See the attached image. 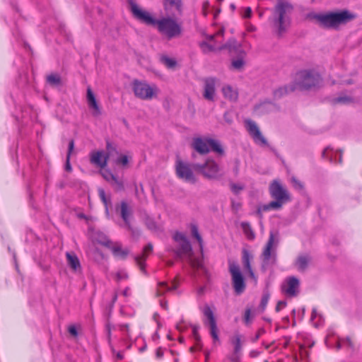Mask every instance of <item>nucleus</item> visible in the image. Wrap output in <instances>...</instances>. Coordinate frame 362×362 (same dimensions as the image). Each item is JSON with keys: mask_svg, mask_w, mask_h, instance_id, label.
I'll use <instances>...</instances> for the list:
<instances>
[{"mask_svg": "<svg viewBox=\"0 0 362 362\" xmlns=\"http://www.w3.org/2000/svg\"><path fill=\"white\" fill-rule=\"evenodd\" d=\"M264 333H265V329L263 328V327H261L258 329L256 335L255 336V337L252 339V341L253 342H255L256 341H257L259 339V338L260 337V336L262 334H263Z\"/></svg>", "mask_w": 362, "mask_h": 362, "instance_id": "nucleus-56", "label": "nucleus"}, {"mask_svg": "<svg viewBox=\"0 0 362 362\" xmlns=\"http://www.w3.org/2000/svg\"><path fill=\"white\" fill-rule=\"evenodd\" d=\"M269 298H270V293H269V290L268 289L264 290L263 295L262 296L261 302L259 304V308L262 310H265L267 305L268 303V301L269 300Z\"/></svg>", "mask_w": 362, "mask_h": 362, "instance_id": "nucleus-41", "label": "nucleus"}, {"mask_svg": "<svg viewBox=\"0 0 362 362\" xmlns=\"http://www.w3.org/2000/svg\"><path fill=\"white\" fill-rule=\"evenodd\" d=\"M158 285L160 288H163L168 291H175L178 286V284L175 283V281L173 283L172 286H169L166 282H160Z\"/></svg>", "mask_w": 362, "mask_h": 362, "instance_id": "nucleus-45", "label": "nucleus"}, {"mask_svg": "<svg viewBox=\"0 0 362 362\" xmlns=\"http://www.w3.org/2000/svg\"><path fill=\"white\" fill-rule=\"evenodd\" d=\"M113 181L115 184L116 191L121 192L124 190V186L122 180H118L117 177H116Z\"/></svg>", "mask_w": 362, "mask_h": 362, "instance_id": "nucleus-48", "label": "nucleus"}, {"mask_svg": "<svg viewBox=\"0 0 362 362\" xmlns=\"http://www.w3.org/2000/svg\"><path fill=\"white\" fill-rule=\"evenodd\" d=\"M191 233L192 235L199 243L201 254H203V240L201 235L199 233L198 227L195 224L191 225Z\"/></svg>", "mask_w": 362, "mask_h": 362, "instance_id": "nucleus-33", "label": "nucleus"}, {"mask_svg": "<svg viewBox=\"0 0 362 362\" xmlns=\"http://www.w3.org/2000/svg\"><path fill=\"white\" fill-rule=\"evenodd\" d=\"M160 62L168 68H174L177 64V62L174 59L170 58L165 55L160 57Z\"/></svg>", "mask_w": 362, "mask_h": 362, "instance_id": "nucleus-43", "label": "nucleus"}, {"mask_svg": "<svg viewBox=\"0 0 362 362\" xmlns=\"http://www.w3.org/2000/svg\"><path fill=\"white\" fill-rule=\"evenodd\" d=\"M231 342L234 345V354H240L242 349L241 335L236 334L231 339Z\"/></svg>", "mask_w": 362, "mask_h": 362, "instance_id": "nucleus-38", "label": "nucleus"}, {"mask_svg": "<svg viewBox=\"0 0 362 362\" xmlns=\"http://www.w3.org/2000/svg\"><path fill=\"white\" fill-rule=\"evenodd\" d=\"M156 25L158 32L165 35L169 40L179 36L182 33L180 25L170 17L157 19Z\"/></svg>", "mask_w": 362, "mask_h": 362, "instance_id": "nucleus-6", "label": "nucleus"}, {"mask_svg": "<svg viewBox=\"0 0 362 362\" xmlns=\"http://www.w3.org/2000/svg\"><path fill=\"white\" fill-rule=\"evenodd\" d=\"M210 334H211L214 342L216 341H219V337L218 335L217 325L210 327Z\"/></svg>", "mask_w": 362, "mask_h": 362, "instance_id": "nucleus-50", "label": "nucleus"}, {"mask_svg": "<svg viewBox=\"0 0 362 362\" xmlns=\"http://www.w3.org/2000/svg\"><path fill=\"white\" fill-rule=\"evenodd\" d=\"M230 187L231 191L235 194H238L240 193V192L244 189L245 187L243 185H239V184H235V183L232 182L230 184Z\"/></svg>", "mask_w": 362, "mask_h": 362, "instance_id": "nucleus-46", "label": "nucleus"}, {"mask_svg": "<svg viewBox=\"0 0 362 362\" xmlns=\"http://www.w3.org/2000/svg\"><path fill=\"white\" fill-rule=\"evenodd\" d=\"M228 49L230 53H238L240 51H244L240 44L238 41L232 37L227 41Z\"/></svg>", "mask_w": 362, "mask_h": 362, "instance_id": "nucleus-29", "label": "nucleus"}, {"mask_svg": "<svg viewBox=\"0 0 362 362\" xmlns=\"http://www.w3.org/2000/svg\"><path fill=\"white\" fill-rule=\"evenodd\" d=\"M231 362H239L240 360V354H234L229 357Z\"/></svg>", "mask_w": 362, "mask_h": 362, "instance_id": "nucleus-58", "label": "nucleus"}, {"mask_svg": "<svg viewBox=\"0 0 362 362\" xmlns=\"http://www.w3.org/2000/svg\"><path fill=\"white\" fill-rule=\"evenodd\" d=\"M273 106H275V104L270 101H265L255 105L254 110L257 112L259 115H262L270 112Z\"/></svg>", "mask_w": 362, "mask_h": 362, "instance_id": "nucleus-23", "label": "nucleus"}, {"mask_svg": "<svg viewBox=\"0 0 362 362\" xmlns=\"http://www.w3.org/2000/svg\"><path fill=\"white\" fill-rule=\"evenodd\" d=\"M191 327L192 328V337L195 341L196 343V347L198 349H202V343L201 337L198 332L199 329V325H191Z\"/></svg>", "mask_w": 362, "mask_h": 362, "instance_id": "nucleus-35", "label": "nucleus"}, {"mask_svg": "<svg viewBox=\"0 0 362 362\" xmlns=\"http://www.w3.org/2000/svg\"><path fill=\"white\" fill-rule=\"evenodd\" d=\"M252 16V9L250 7L245 8V13L243 15V18H250Z\"/></svg>", "mask_w": 362, "mask_h": 362, "instance_id": "nucleus-60", "label": "nucleus"}, {"mask_svg": "<svg viewBox=\"0 0 362 362\" xmlns=\"http://www.w3.org/2000/svg\"><path fill=\"white\" fill-rule=\"evenodd\" d=\"M110 249L115 257H120L122 259H125L129 254V250L127 249L123 250L121 244L117 243L115 245H111Z\"/></svg>", "mask_w": 362, "mask_h": 362, "instance_id": "nucleus-28", "label": "nucleus"}, {"mask_svg": "<svg viewBox=\"0 0 362 362\" xmlns=\"http://www.w3.org/2000/svg\"><path fill=\"white\" fill-rule=\"evenodd\" d=\"M127 3L134 19L146 25L156 26L157 19L148 11L140 8L133 0H127Z\"/></svg>", "mask_w": 362, "mask_h": 362, "instance_id": "nucleus-9", "label": "nucleus"}, {"mask_svg": "<svg viewBox=\"0 0 362 362\" xmlns=\"http://www.w3.org/2000/svg\"><path fill=\"white\" fill-rule=\"evenodd\" d=\"M293 182L295 184V186H298L300 189H302L303 187V184L294 177L293 178Z\"/></svg>", "mask_w": 362, "mask_h": 362, "instance_id": "nucleus-63", "label": "nucleus"}, {"mask_svg": "<svg viewBox=\"0 0 362 362\" xmlns=\"http://www.w3.org/2000/svg\"><path fill=\"white\" fill-rule=\"evenodd\" d=\"M145 225L147 227L148 229L152 231H158V226H157L156 222L154 221L153 218L151 217H146L145 219Z\"/></svg>", "mask_w": 362, "mask_h": 362, "instance_id": "nucleus-42", "label": "nucleus"}, {"mask_svg": "<svg viewBox=\"0 0 362 362\" xmlns=\"http://www.w3.org/2000/svg\"><path fill=\"white\" fill-rule=\"evenodd\" d=\"M287 286H282V292L290 297H295L299 293L300 281L295 276H289L286 279Z\"/></svg>", "mask_w": 362, "mask_h": 362, "instance_id": "nucleus-16", "label": "nucleus"}, {"mask_svg": "<svg viewBox=\"0 0 362 362\" xmlns=\"http://www.w3.org/2000/svg\"><path fill=\"white\" fill-rule=\"evenodd\" d=\"M103 153L101 151H98L93 153L90 158V162L93 164L97 165L100 168H104L107 165V156H104V159H102Z\"/></svg>", "mask_w": 362, "mask_h": 362, "instance_id": "nucleus-26", "label": "nucleus"}, {"mask_svg": "<svg viewBox=\"0 0 362 362\" xmlns=\"http://www.w3.org/2000/svg\"><path fill=\"white\" fill-rule=\"evenodd\" d=\"M175 167L176 174L178 177L192 184L197 182V179L192 171L194 169L192 168V164L189 165L184 163L181 160H177Z\"/></svg>", "mask_w": 362, "mask_h": 362, "instance_id": "nucleus-14", "label": "nucleus"}, {"mask_svg": "<svg viewBox=\"0 0 362 362\" xmlns=\"http://www.w3.org/2000/svg\"><path fill=\"white\" fill-rule=\"evenodd\" d=\"M128 277H129V276H128L127 273H126L123 271H119L116 274V279H117V281H121L122 279H128Z\"/></svg>", "mask_w": 362, "mask_h": 362, "instance_id": "nucleus-51", "label": "nucleus"}, {"mask_svg": "<svg viewBox=\"0 0 362 362\" xmlns=\"http://www.w3.org/2000/svg\"><path fill=\"white\" fill-rule=\"evenodd\" d=\"M102 175L104 179L108 182L114 180L117 177L110 170H105L102 173Z\"/></svg>", "mask_w": 362, "mask_h": 362, "instance_id": "nucleus-47", "label": "nucleus"}, {"mask_svg": "<svg viewBox=\"0 0 362 362\" xmlns=\"http://www.w3.org/2000/svg\"><path fill=\"white\" fill-rule=\"evenodd\" d=\"M131 86L134 95L141 100L152 99L158 90L156 85L151 86L146 81L136 78L132 81Z\"/></svg>", "mask_w": 362, "mask_h": 362, "instance_id": "nucleus-7", "label": "nucleus"}, {"mask_svg": "<svg viewBox=\"0 0 362 362\" xmlns=\"http://www.w3.org/2000/svg\"><path fill=\"white\" fill-rule=\"evenodd\" d=\"M66 259L69 266L75 272L79 271L81 269L79 259L75 254L66 252Z\"/></svg>", "mask_w": 362, "mask_h": 362, "instance_id": "nucleus-24", "label": "nucleus"}, {"mask_svg": "<svg viewBox=\"0 0 362 362\" xmlns=\"http://www.w3.org/2000/svg\"><path fill=\"white\" fill-rule=\"evenodd\" d=\"M152 251L153 245L149 243L144 247L143 255L135 257V261L136 264L140 267L141 270L144 273L146 272L145 270V261L147 257L146 253H151Z\"/></svg>", "mask_w": 362, "mask_h": 362, "instance_id": "nucleus-20", "label": "nucleus"}, {"mask_svg": "<svg viewBox=\"0 0 362 362\" xmlns=\"http://www.w3.org/2000/svg\"><path fill=\"white\" fill-rule=\"evenodd\" d=\"M87 103L90 109L93 110L92 114L94 117L101 115V109L96 100L95 95L90 88L87 89Z\"/></svg>", "mask_w": 362, "mask_h": 362, "instance_id": "nucleus-19", "label": "nucleus"}, {"mask_svg": "<svg viewBox=\"0 0 362 362\" xmlns=\"http://www.w3.org/2000/svg\"><path fill=\"white\" fill-rule=\"evenodd\" d=\"M223 117H224L225 121L228 124H231L233 122L232 117L228 112H225Z\"/></svg>", "mask_w": 362, "mask_h": 362, "instance_id": "nucleus-61", "label": "nucleus"}, {"mask_svg": "<svg viewBox=\"0 0 362 362\" xmlns=\"http://www.w3.org/2000/svg\"><path fill=\"white\" fill-rule=\"evenodd\" d=\"M321 81L320 76L310 70H303L299 73V81L296 84V88L303 90H309L318 87Z\"/></svg>", "mask_w": 362, "mask_h": 362, "instance_id": "nucleus-8", "label": "nucleus"}, {"mask_svg": "<svg viewBox=\"0 0 362 362\" xmlns=\"http://www.w3.org/2000/svg\"><path fill=\"white\" fill-rule=\"evenodd\" d=\"M106 149L107 153L105 154V156H107V158H109L110 156H111L113 153H117L116 146L114 145L109 140H106Z\"/></svg>", "mask_w": 362, "mask_h": 362, "instance_id": "nucleus-44", "label": "nucleus"}, {"mask_svg": "<svg viewBox=\"0 0 362 362\" xmlns=\"http://www.w3.org/2000/svg\"><path fill=\"white\" fill-rule=\"evenodd\" d=\"M236 54L238 58L236 59H233L231 64L233 69L236 70H241L245 65L244 59L246 56V52L245 51H240V52L236 53Z\"/></svg>", "mask_w": 362, "mask_h": 362, "instance_id": "nucleus-25", "label": "nucleus"}, {"mask_svg": "<svg viewBox=\"0 0 362 362\" xmlns=\"http://www.w3.org/2000/svg\"><path fill=\"white\" fill-rule=\"evenodd\" d=\"M47 82L52 86L62 85V78L59 74H52L47 76Z\"/></svg>", "mask_w": 362, "mask_h": 362, "instance_id": "nucleus-36", "label": "nucleus"}, {"mask_svg": "<svg viewBox=\"0 0 362 362\" xmlns=\"http://www.w3.org/2000/svg\"><path fill=\"white\" fill-rule=\"evenodd\" d=\"M203 313L208 319L210 327L216 326V321L214 313L209 305H206L204 306Z\"/></svg>", "mask_w": 362, "mask_h": 362, "instance_id": "nucleus-31", "label": "nucleus"}, {"mask_svg": "<svg viewBox=\"0 0 362 362\" xmlns=\"http://www.w3.org/2000/svg\"><path fill=\"white\" fill-rule=\"evenodd\" d=\"M241 204L239 202H235L234 200H232V207L236 210L239 209Z\"/></svg>", "mask_w": 362, "mask_h": 362, "instance_id": "nucleus-64", "label": "nucleus"}, {"mask_svg": "<svg viewBox=\"0 0 362 362\" xmlns=\"http://www.w3.org/2000/svg\"><path fill=\"white\" fill-rule=\"evenodd\" d=\"M247 126V130L250 134L253 137L256 143H260L262 145L269 147L270 150L276 156H279V153L275 148L271 147L267 139L262 134L257 124L250 119L246 121Z\"/></svg>", "mask_w": 362, "mask_h": 362, "instance_id": "nucleus-15", "label": "nucleus"}, {"mask_svg": "<svg viewBox=\"0 0 362 362\" xmlns=\"http://www.w3.org/2000/svg\"><path fill=\"white\" fill-rule=\"evenodd\" d=\"M281 206L277 204V202L272 201L267 204H264L258 207L256 213L259 217H262V211H267L271 209L279 210Z\"/></svg>", "mask_w": 362, "mask_h": 362, "instance_id": "nucleus-27", "label": "nucleus"}, {"mask_svg": "<svg viewBox=\"0 0 362 362\" xmlns=\"http://www.w3.org/2000/svg\"><path fill=\"white\" fill-rule=\"evenodd\" d=\"M192 168L207 179H217L222 175L218 164L211 158H207L202 164L192 163Z\"/></svg>", "mask_w": 362, "mask_h": 362, "instance_id": "nucleus-5", "label": "nucleus"}, {"mask_svg": "<svg viewBox=\"0 0 362 362\" xmlns=\"http://www.w3.org/2000/svg\"><path fill=\"white\" fill-rule=\"evenodd\" d=\"M251 313V309L247 308L245 312L244 320L246 324L250 322V317Z\"/></svg>", "mask_w": 362, "mask_h": 362, "instance_id": "nucleus-59", "label": "nucleus"}, {"mask_svg": "<svg viewBox=\"0 0 362 362\" xmlns=\"http://www.w3.org/2000/svg\"><path fill=\"white\" fill-rule=\"evenodd\" d=\"M98 194H99V197H100L101 201L103 202V203L104 204V205L105 206L106 213L108 214L109 213L108 205L111 204L110 198H109V199L107 198L105 192L102 188L98 189Z\"/></svg>", "mask_w": 362, "mask_h": 362, "instance_id": "nucleus-39", "label": "nucleus"}, {"mask_svg": "<svg viewBox=\"0 0 362 362\" xmlns=\"http://www.w3.org/2000/svg\"><path fill=\"white\" fill-rule=\"evenodd\" d=\"M74 148V140L71 139L69 142L68 151H67L66 156L71 157V155L72 153Z\"/></svg>", "mask_w": 362, "mask_h": 362, "instance_id": "nucleus-54", "label": "nucleus"}, {"mask_svg": "<svg viewBox=\"0 0 362 362\" xmlns=\"http://www.w3.org/2000/svg\"><path fill=\"white\" fill-rule=\"evenodd\" d=\"M222 91L225 98L230 100H236L238 99V93L234 91L230 86L223 87Z\"/></svg>", "mask_w": 362, "mask_h": 362, "instance_id": "nucleus-34", "label": "nucleus"}, {"mask_svg": "<svg viewBox=\"0 0 362 362\" xmlns=\"http://www.w3.org/2000/svg\"><path fill=\"white\" fill-rule=\"evenodd\" d=\"M71 157L66 156V163L64 166V169L66 171L71 172L72 170L71 165L70 163Z\"/></svg>", "mask_w": 362, "mask_h": 362, "instance_id": "nucleus-57", "label": "nucleus"}, {"mask_svg": "<svg viewBox=\"0 0 362 362\" xmlns=\"http://www.w3.org/2000/svg\"><path fill=\"white\" fill-rule=\"evenodd\" d=\"M156 356L158 358H160L163 356V351L161 347H159L156 349Z\"/></svg>", "mask_w": 362, "mask_h": 362, "instance_id": "nucleus-62", "label": "nucleus"}, {"mask_svg": "<svg viewBox=\"0 0 362 362\" xmlns=\"http://www.w3.org/2000/svg\"><path fill=\"white\" fill-rule=\"evenodd\" d=\"M241 227L249 240H253L255 238V234L248 222H242Z\"/></svg>", "mask_w": 362, "mask_h": 362, "instance_id": "nucleus-37", "label": "nucleus"}, {"mask_svg": "<svg viewBox=\"0 0 362 362\" xmlns=\"http://www.w3.org/2000/svg\"><path fill=\"white\" fill-rule=\"evenodd\" d=\"M319 25L325 29H338L340 25L346 24L356 18V15L344 9L329 11L326 13H315L313 16Z\"/></svg>", "mask_w": 362, "mask_h": 362, "instance_id": "nucleus-1", "label": "nucleus"}, {"mask_svg": "<svg viewBox=\"0 0 362 362\" xmlns=\"http://www.w3.org/2000/svg\"><path fill=\"white\" fill-rule=\"evenodd\" d=\"M116 163L117 164H121L123 166H125L128 164L129 163V158H128V156H125V155H122L120 156L119 157H118L116 160Z\"/></svg>", "mask_w": 362, "mask_h": 362, "instance_id": "nucleus-49", "label": "nucleus"}, {"mask_svg": "<svg viewBox=\"0 0 362 362\" xmlns=\"http://www.w3.org/2000/svg\"><path fill=\"white\" fill-rule=\"evenodd\" d=\"M279 232L278 231H270L269 240L265 245L264 251L262 254V263L261 266V270L263 272H265L267 269V267L269 264L270 259L272 257V247L274 244L277 245L279 243ZM276 261V255H273V262L274 263Z\"/></svg>", "mask_w": 362, "mask_h": 362, "instance_id": "nucleus-12", "label": "nucleus"}, {"mask_svg": "<svg viewBox=\"0 0 362 362\" xmlns=\"http://www.w3.org/2000/svg\"><path fill=\"white\" fill-rule=\"evenodd\" d=\"M190 146L196 153L202 156L206 155L210 151L221 156L225 154L224 149L218 140L206 136L194 137Z\"/></svg>", "mask_w": 362, "mask_h": 362, "instance_id": "nucleus-4", "label": "nucleus"}, {"mask_svg": "<svg viewBox=\"0 0 362 362\" xmlns=\"http://www.w3.org/2000/svg\"><path fill=\"white\" fill-rule=\"evenodd\" d=\"M173 240L179 243V247L172 249V252L177 259H182L183 255H186L191 267L194 269L205 270L203 262V254L202 257H194L192 247L187 238L182 233L177 231L173 237Z\"/></svg>", "mask_w": 362, "mask_h": 362, "instance_id": "nucleus-2", "label": "nucleus"}, {"mask_svg": "<svg viewBox=\"0 0 362 362\" xmlns=\"http://www.w3.org/2000/svg\"><path fill=\"white\" fill-rule=\"evenodd\" d=\"M310 262V256L309 255H303L298 257L297 259L296 260L295 264L298 271L305 272L308 267V265Z\"/></svg>", "mask_w": 362, "mask_h": 362, "instance_id": "nucleus-22", "label": "nucleus"}, {"mask_svg": "<svg viewBox=\"0 0 362 362\" xmlns=\"http://www.w3.org/2000/svg\"><path fill=\"white\" fill-rule=\"evenodd\" d=\"M95 240L99 244L104 245L108 248H110L112 244V242L108 239V238L101 232L95 233Z\"/></svg>", "mask_w": 362, "mask_h": 362, "instance_id": "nucleus-32", "label": "nucleus"}, {"mask_svg": "<svg viewBox=\"0 0 362 362\" xmlns=\"http://www.w3.org/2000/svg\"><path fill=\"white\" fill-rule=\"evenodd\" d=\"M252 258H253V257L250 254V252L248 250L245 249V248L243 249V250H242V262H243V264L246 270L250 269V268H252L251 264H250V261H251V259H252Z\"/></svg>", "mask_w": 362, "mask_h": 362, "instance_id": "nucleus-30", "label": "nucleus"}, {"mask_svg": "<svg viewBox=\"0 0 362 362\" xmlns=\"http://www.w3.org/2000/svg\"><path fill=\"white\" fill-rule=\"evenodd\" d=\"M200 45V47H201L202 48H204V47L207 48V49H208V51H209V52H213V51H214V50H215V47H214L213 45H211L209 44V43H208L207 42H206V41H202V42L200 43V45Z\"/></svg>", "mask_w": 362, "mask_h": 362, "instance_id": "nucleus-52", "label": "nucleus"}, {"mask_svg": "<svg viewBox=\"0 0 362 362\" xmlns=\"http://www.w3.org/2000/svg\"><path fill=\"white\" fill-rule=\"evenodd\" d=\"M204 82L203 97L209 101H214L216 78L214 77H208L204 78Z\"/></svg>", "mask_w": 362, "mask_h": 362, "instance_id": "nucleus-17", "label": "nucleus"}, {"mask_svg": "<svg viewBox=\"0 0 362 362\" xmlns=\"http://www.w3.org/2000/svg\"><path fill=\"white\" fill-rule=\"evenodd\" d=\"M229 272L231 275L232 285L235 294H242L246 288V283L239 266L235 262L230 263Z\"/></svg>", "mask_w": 362, "mask_h": 362, "instance_id": "nucleus-11", "label": "nucleus"}, {"mask_svg": "<svg viewBox=\"0 0 362 362\" xmlns=\"http://www.w3.org/2000/svg\"><path fill=\"white\" fill-rule=\"evenodd\" d=\"M69 333L74 337H77L78 333L77 328L74 325H71L68 328Z\"/></svg>", "mask_w": 362, "mask_h": 362, "instance_id": "nucleus-55", "label": "nucleus"}, {"mask_svg": "<svg viewBox=\"0 0 362 362\" xmlns=\"http://www.w3.org/2000/svg\"><path fill=\"white\" fill-rule=\"evenodd\" d=\"M120 216L124 221V226L131 233L132 238L138 240L141 236V230L138 228H134L132 226L130 216H132V210L125 201L121 202Z\"/></svg>", "mask_w": 362, "mask_h": 362, "instance_id": "nucleus-13", "label": "nucleus"}, {"mask_svg": "<svg viewBox=\"0 0 362 362\" xmlns=\"http://www.w3.org/2000/svg\"><path fill=\"white\" fill-rule=\"evenodd\" d=\"M353 102V98L350 96H339L332 99V103L333 105L338 103L349 104Z\"/></svg>", "mask_w": 362, "mask_h": 362, "instance_id": "nucleus-40", "label": "nucleus"}, {"mask_svg": "<svg viewBox=\"0 0 362 362\" xmlns=\"http://www.w3.org/2000/svg\"><path fill=\"white\" fill-rule=\"evenodd\" d=\"M296 89V84L295 83L285 85L274 90V97L278 99L281 98L289 93L295 91Z\"/></svg>", "mask_w": 362, "mask_h": 362, "instance_id": "nucleus-21", "label": "nucleus"}, {"mask_svg": "<svg viewBox=\"0 0 362 362\" xmlns=\"http://www.w3.org/2000/svg\"><path fill=\"white\" fill-rule=\"evenodd\" d=\"M163 8L177 15H182L183 9L182 0H163Z\"/></svg>", "mask_w": 362, "mask_h": 362, "instance_id": "nucleus-18", "label": "nucleus"}, {"mask_svg": "<svg viewBox=\"0 0 362 362\" xmlns=\"http://www.w3.org/2000/svg\"><path fill=\"white\" fill-rule=\"evenodd\" d=\"M269 191L274 202L282 206L291 201V196L287 189L277 180H274L269 185Z\"/></svg>", "mask_w": 362, "mask_h": 362, "instance_id": "nucleus-10", "label": "nucleus"}, {"mask_svg": "<svg viewBox=\"0 0 362 362\" xmlns=\"http://www.w3.org/2000/svg\"><path fill=\"white\" fill-rule=\"evenodd\" d=\"M294 11L293 6L286 1H279L273 9V24L281 36L290 27L291 15Z\"/></svg>", "mask_w": 362, "mask_h": 362, "instance_id": "nucleus-3", "label": "nucleus"}, {"mask_svg": "<svg viewBox=\"0 0 362 362\" xmlns=\"http://www.w3.org/2000/svg\"><path fill=\"white\" fill-rule=\"evenodd\" d=\"M286 300H279L277 302V304L276 305V308H275V310L276 312H279L281 310V308H284V307H286Z\"/></svg>", "mask_w": 362, "mask_h": 362, "instance_id": "nucleus-53", "label": "nucleus"}]
</instances>
